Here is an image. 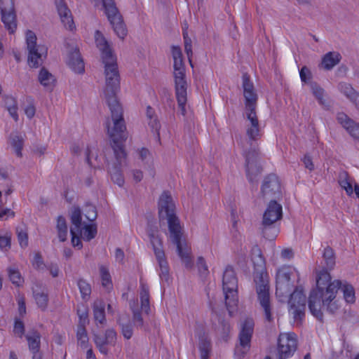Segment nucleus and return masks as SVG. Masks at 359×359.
Wrapping results in <instances>:
<instances>
[{
  "mask_svg": "<svg viewBox=\"0 0 359 359\" xmlns=\"http://www.w3.org/2000/svg\"><path fill=\"white\" fill-rule=\"evenodd\" d=\"M328 270L323 269L318 273L316 288L311 291L308 301L310 312L320 321L323 317L321 310L323 306L331 313H334L339 309L336 297L338 290L341 287V282L339 280L331 282V276Z\"/></svg>",
  "mask_w": 359,
  "mask_h": 359,
  "instance_id": "obj_1",
  "label": "nucleus"
},
{
  "mask_svg": "<svg viewBox=\"0 0 359 359\" xmlns=\"http://www.w3.org/2000/svg\"><path fill=\"white\" fill-rule=\"evenodd\" d=\"M160 220H167L169 240L176 246V251L187 269L192 266L190 248L183 238V229L180 221L175 214V205L168 191H163L158 201Z\"/></svg>",
  "mask_w": 359,
  "mask_h": 359,
  "instance_id": "obj_2",
  "label": "nucleus"
},
{
  "mask_svg": "<svg viewBox=\"0 0 359 359\" xmlns=\"http://www.w3.org/2000/svg\"><path fill=\"white\" fill-rule=\"evenodd\" d=\"M247 118L250 125L248 126L246 134L248 138L249 149L245 151V171L250 182L253 183L255 178L262 171L259 162L260 151L257 140L260 137L259 120L256 113L257 105L251 108L245 107Z\"/></svg>",
  "mask_w": 359,
  "mask_h": 359,
  "instance_id": "obj_3",
  "label": "nucleus"
},
{
  "mask_svg": "<svg viewBox=\"0 0 359 359\" xmlns=\"http://www.w3.org/2000/svg\"><path fill=\"white\" fill-rule=\"evenodd\" d=\"M290 276V270L287 267H283L278 270L276 273V294L279 297H286L290 295V298L288 302L290 311L292 313L295 321L302 322L305 316L306 297L303 290L299 287H297L291 293L293 284L291 282Z\"/></svg>",
  "mask_w": 359,
  "mask_h": 359,
  "instance_id": "obj_4",
  "label": "nucleus"
},
{
  "mask_svg": "<svg viewBox=\"0 0 359 359\" xmlns=\"http://www.w3.org/2000/svg\"><path fill=\"white\" fill-rule=\"evenodd\" d=\"M252 262L254 265V281L258 302L264 311V318L268 322H272L271 296L268 276L266 272L265 260L261 250L255 246L252 249Z\"/></svg>",
  "mask_w": 359,
  "mask_h": 359,
  "instance_id": "obj_5",
  "label": "nucleus"
},
{
  "mask_svg": "<svg viewBox=\"0 0 359 359\" xmlns=\"http://www.w3.org/2000/svg\"><path fill=\"white\" fill-rule=\"evenodd\" d=\"M104 64V74L106 86L104 97L111 112V116L123 115V109L116 97V93L120 86V76L116 57L103 60Z\"/></svg>",
  "mask_w": 359,
  "mask_h": 359,
  "instance_id": "obj_6",
  "label": "nucleus"
},
{
  "mask_svg": "<svg viewBox=\"0 0 359 359\" xmlns=\"http://www.w3.org/2000/svg\"><path fill=\"white\" fill-rule=\"evenodd\" d=\"M111 120L113 126L111 128L110 119L107 118L105 122V128L111 140V145L116 158L114 165L122 166L126 164L127 160V153L123 144L128 137L126 132V123L123 115L111 116Z\"/></svg>",
  "mask_w": 359,
  "mask_h": 359,
  "instance_id": "obj_7",
  "label": "nucleus"
},
{
  "mask_svg": "<svg viewBox=\"0 0 359 359\" xmlns=\"http://www.w3.org/2000/svg\"><path fill=\"white\" fill-rule=\"evenodd\" d=\"M297 348V340L294 333H281L278 339L277 346L270 351L265 359H287L292 357Z\"/></svg>",
  "mask_w": 359,
  "mask_h": 359,
  "instance_id": "obj_8",
  "label": "nucleus"
},
{
  "mask_svg": "<svg viewBox=\"0 0 359 359\" xmlns=\"http://www.w3.org/2000/svg\"><path fill=\"white\" fill-rule=\"evenodd\" d=\"M223 291L225 294V304L227 310L231 313L237 304L236 292L238 280L233 269L228 266L223 274L222 279Z\"/></svg>",
  "mask_w": 359,
  "mask_h": 359,
  "instance_id": "obj_9",
  "label": "nucleus"
},
{
  "mask_svg": "<svg viewBox=\"0 0 359 359\" xmlns=\"http://www.w3.org/2000/svg\"><path fill=\"white\" fill-rule=\"evenodd\" d=\"M26 42L29 51L28 65L32 68H38L43 64V56L46 57L47 50L44 47L36 45V36L30 30L27 32Z\"/></svg>",
  "mask_w": 359,
  "mask_h": 359,
  "instance_id": "obj_10",
  "label": "nucleus"
},
{
  "mask_svg": "<svg viewBox=\"0 0 359 359\" xmlns=\"http://www.w3.org/2000/svg\"><path fill=\"white\" fill-rule=\"evenodd\" d=\"M254 325V321L251 318L245 319L241 324L239 333V344L235 348V355L239 359L243 358L250 350Z\"/></svg>",
  "mask_w": 359,
  "mask_h": 359,
  "instance_id": "obj_11",
  "label": "nucleus"
},
{
  "mask_svg": "<svg viewBox=\"0 0 359 359\" xmlns=\"http://www.w3.org/2000/svg\"><path fill=\"white\" fill-rule=\"evenodd\" d=\"M261 196L264 200L277 201L282 197L280 183L274 174L266 176L261 187Z\"/></svg>",
  "mask_w": 359,
  "mask_h": 359,
  "instance_id": "obj_12",
  "label": "nucleus"
},
{
  "mask_svg": "<svg viewBox=\"0 0 359 359\" xmlns=\"http://www.w3.org/2000/svg\"><path fill=\"white\" fill-rule=\"evenodd\" d=\"M175 92L177 101L178 107L182 115L185 116L187 111L185 105L187 102V88L188 83L186 74H179L173 75Z\"/></svg>",
  "mask_w": 359,
  "mask_h": 359,
  "instance_id": "obj_13",
  "label": "nucleus"
},
{
  "mask_svg": "<svg viewBox=\"0 0 359 359\" xmlns=\"http://www.w3.org/2000/svg\"><path fill=\"white\" fill-rule=\"evenodd\" d=\"M0 11L5 28L10 34H13L17 28L13 0H0Z\"/></svg>",
  "mask_w": 359,
  "mask_h": 359,
  "instance_id": "obj_14",
  "label": "nucleus"
},
{
  "mask_svg": "<svg viewBox=\"0 0 359 359\" xmlns=\"http://www.w3.org/2000/svg\"><path fill=\"white\" fill-rule=\"evenodd\" d=\"M117 333L113 328H109L105 330L104 335L93 334V341L100 352L104 355H107L109 349L107 345L114 346L116 343Z\"/></svg>",
  "mask_w": 359,
  "mask_h": 359,
  "instance_id": "obj_15",
  "label": "nucleus"
},
{
  "mask_svg": "<svg viewBox=\"0 0 359 359\" xmlns=\"http://www.w3.org/2000/svg\"><path fill=\"white\" fill-rule=\"evenodd\" d=\"M243 89V97L245 98V107L251 108L257 105L258 95L255 89L253 83L250 81L248 73H244L242 76Z\"/></svg>",
  "mask_w": 359,
  "mask_h": 359,
  "instance_id": "obj_16",
  "label": "nucleus"
},
{
  "mask_svg": "<svg viewBox=\"0 0 359 359\" xmlns=\"http://www.w3.org/2000/svg\"><path fill=\"white\" fill-rule=\"evenodd\" d=\"M283 218V208L277 201H269L263 214L262 221L277 223Z\"/></svg>",
  "mask_w": 359,
  "mask_h": 359,
  "instance_id": "obj_17",
  "label": "nucleus"
},
{
  "mask_svg": "<svg viewBox=\"0 0 359 359\" xmlns=\"http://www.w3.org/2000/svg\"><path fill=\"white\" fill-rule=\"evenodd\" d=\"M55 2L58 14L64 26L69 30H73L75 26L71 11L67 4L64 0H55Z\"/></svg>",
  "mask_w": 359,
  "mask_h": 359,
  "instance_id": "obj_18",
  "label": "nucleus"
},
{
  "mask_svg": "<svg viewBox=\"0 0 359 359\" xmlns=\"http://www.w3.org/2000/svg\"><path fill=\"white\" fill-rule=\"evenodd\" d=\"M67 63L75 73L82 74L84 72V62L78 48H75L69 53Z\"/></svg>",
  "mask_w": 359,
  "mask_h": 359,
  "instance_id": "obj_19",
  "label": "nucleus"
},
{
  "mask_svg": "<svg viewBox=\"0 0 359 359\" xmlns=\"http://www.w3.org/2000/svg\"><path fill=\"white\" fill-rule=\"evenodd\" d=\"M95 39L96 46L101 52V57L102 61L115 57L112 53V50L109 46V43L107 42L103 34L99 30H97L95 32Z\"/></svg>",
  "mask_w": 359,
  "mask_h": 359,
  "instance_id": "obj_20",
  "label": "nucleus"
},
{
  "mask_svg": "<svg viewBox=\"0 0 359 359\" xmlns=\"http://www.w3.org/2000/svg\"><path fill=\"white\" fill-rule=\"evenodd\" d=\"M198 336L201 359H209L212 351L211 340L208 334L203 330H201L198 333Z\"/></svg>",
  "mask_w": 359,
  "mask_h": 359,
  "instance_id": "obj_21",
  "label": "nucleus"
},
{
  "mask_svg": "<svg viewBox=\"0 0 359 359\" xmlns=\"http://www.w3.org/2000/svg\"><path fill=\"white\" fill-rule=\"evenodd\" d=\"M41 337L40 332L36 329H32L25 334L27 341L28 348L32 353H41Z\"/></svg>",
  "mask_w": 359,
  "mask_h": 359,
  "instance_id": "obj_22",
  "label": "nucleus"
},
{
  "mask_svg": "<svg viewBox=\"0 0 359 359\" xmlns=\"http://www.w3.org/2000/svg\"><path fill=\"white\" fill-rule=\"evenodd\" d=\"M259 229L262 236L267 240H274L279 232V227L276 222L262 221Z\"/></svg>",
  "mask_w": 359,
  "mask_h": 359,
  "instance_id": "obj_23",
  "label": "nucleus"
},
{
  "mask_svg": "<svg viewBox=\"0 0 359 359\" xmlns=\"http://www.w3.org/2000/svg\"><path fill=\"white\" fill-rule=\"evenodd\" d=\"M33 297L36 301L38 306L42 310L45 311L47 308L48 303V293L44 288L36 284L35 287L32 288Z\"/></svg>",
  "mask_w": 359,
  "mask_h": 359,
  "instance_id": "obj_24",
  "label": "nucleus"
},
{
  "mask_svg": "<svg viewBox=\"0 0 359 359\" xmlns=\"http://www.w3.org/2000/svg\"><path fill=\"white\" fill-rule=\"evenodd\" d=\"M149 237L153 247L155 257L164 256L165 252L163 249V241L158 234V231L152 230L149 233Z\"/></svg>",
  "mask_w": 359,
  "mask_h": 359,
  "instance_id": "obj_25",
  "label": "nucleus"
},
{
  "mask_svg": "<svg viewBox=\"0 0 359 359\" xmlns=\"http://www.w3.org/2000/svg\"><path fill=\"white\" fill-rule=\"evenodd\" d=\"M341 59V56L338 52H329L323 56L321 65L324 69L330 70L339 63Z\"/></svg>",
  "mask_w": 359,
  "mask_h": 359,
  "instance_id": "obj_26",
  "label": "nucleus"
},
{
  "mask_svg": "<svg viewBox=\"0 0 359 359\" xmlns=\"http://www.w3.org/2000/svg\"><path fill=\"white\" fill-rule=\"evenodd\" d=\"M9 144L13 148L18 157H22V149L24 145V138L18 132H13L9 136Z\"/></svg>",
  "mask_w": 359,
  "mask_h": 359,
  "instance_id": "obj_27",
  "label": "nucleus"
},
{
  "mask_svg": "<svg viewBox=\"0 0 359 359\" xmlns=\"http://www.w3.org/2000/svg\"><path fill=\"white\" fill-rule=\"evenodd\" d=\"M39 83L45 88L52 90L54 86L55 79L45 67H42L38 76Z\"/></svg>",
  "mask_w": 359,
  "mask_h": 359,
  "instance_id": "obj_28",
  "label": "nucleus"
},
{
  "mask_svg": "<svg viewBox=\"0 0 359 359\" xmlns=\"http://www.w3.org/2000/svg\"><path fill=\"white\" fill-rule=\"evenodd\" d=\"M71 222L72 226L70 228V233L73 234L74 231H77L79 233H82V217L81 210L79 207H74L72 210L71 215Z\"/></svg>",
  "mask_w": 359,
  "mask_h": 359,
  "instance_id": "obj_29",
  "label": "nucleus"
},
{
  "mask_svg": "<svg viewBox=\"0 0 359 359\" xmlns=\"http://www.w3.org/2000/svg\"><path fill=\"white\" fill-rule=\"evenodd\" d=\"M140 287L141 309L148 314L150 311L149 287L145 283L141 282Z\"/></svg>",
  "mask_w": 359,
  "mask_h": 359,
  "instance_id": "obj_30",
  "label": "nucleus"
},
{
  "mask_svg": "<svg viewBox=\"0 0 359 359\" xmlns=\"http://www.w3.org/2000/svg\"><path fill=\"white\" fill-rule=\"evenodd\" d=\"M323 258L325 264L323 269H333L336 264V256L334 250L331 247L327 246L324 249Z\"/></svg>",
  "mask_w": 359,
  "mask_h": 359,
  "instance_id": "obj_31",
  "label": "nucleus"
},
{
  "mask_svg": "<svg viewBox=\"0 0 359 359\" xmlns=\"http://www.w3.org/2000/svg\"><path fill=\"white\" fill-rule=\"evenodd\" d=\"M105 304L102 301H97L93 305V316L95 321L99 322L100 324L104 325L106 323L107 320L104 311Z\"/></svg>",
  "mask_w": 359,
  "mask_h": 359,
  "instance_id": "obj_32",
  "label": "nucleus"
},
{
  "mask_svg": "<svg viewBox=\"0 0 359 359\" xmlns=\"http://www.w3.org/2000/svg\"><path fill=\"white\" fill-rule=\"evenodd\" d=\"M159 269H160V278L162 280L166 282L168 284L170 283L169 267L166 260L165 255L164 256L156 257Z\"/></svg>",
  "mask_w": 359,
  "mask_h": 359,
  "instance_id": "obj_33",
  "label": "nucleus"
},
{
  "mask_svg": "<svg viewBox=\"0 0 359 359\" xmlns=\"http://www.w3.org/2000/svg\"><path fill=\"white\" fill-rule=\"evenodd\" d=\"M338 182L341 187L344 189L348 196H351L353 192V187L350 181L348 173L345 170H341L339 173Z\"/></svg>",
  "mask_w": 359,
  "mask_h": 359,
  "instance_id": "obj_34",
  "label": "nucleus"
},
{
  "mask_svg": "<svg viewBox=\"0 0 359 359\" xmlns=\"http://www.w3.org/2000/svg\"><path fill=\"white\" fill-rule=\"evenodd\" d=\"M5 106L12 118L17 121L18 120V104L15 99L12 96H6L4 98Z\"/></svg>",
  "mask_w": 359,
  "mask_h": 359,
  "instance_id": "obj_35",
  "label": "nucleus"
},
{
  "mask_svg": "<svg viewBox=\"0 0 359 359\" xmlns=\"http://www.w3.org/2000/svg\"><path fill=\"white\" fill-rule=\"evenodd\" d=\"M99 269L102 280V285L104 287L109 291L111 289H112V281L109 269L104 265H100L99 266Z\"/></svg>",
  "mask_w": 359,
  "mask_h": 359,
  "instance_id": "obj_36",
  "label": "nucleus"
},
{
  "mask_svg": "<svg viewBox=\"0 0 359 359\" xmlns=\"http://www.w3.org/2000/svg\"><path fill=\"white\" fill-rule=\"evenodd\" d=\"M121 166L114 165L111 168H109V173L111 175V180L119 187H122L124 184V178L121 170Z\"/></svg>",
  "mask_w": 359,
  "mask_h": 359,
  "instance_id": "obj_37",
  "label": "nucleus"
},
{
  "mask_svg": "<svg viewBox=\"0 0 359 359\" xmlns=\"http://www.w3.org/2000/svg\"><path fill=\"white\" fill-rule=\"evenodd\" d=\"M58 237L61 242H64L67 240V225L66 223L65 218L62 216H58L57 219L56 226Z\"/></svg>",
  "mask_w": 359,
  "mask_h": 359,
  "instance_id": "obj_38",
  "label": "nucleus"
},
{
  "mask_svg": "<svg viewBox=\"0 0 359 359\" xmlns=\"http://www.w3.org/2000/svg\"><path fill=\"white\" fill-rule=\"evenodd\" d=\"M310 87L315 97L318 100L320 104L327 107L326 101L323 99L325 91L317 83L310 82Z\"/></svg>",
  "mask_w": 359,
  "mask_h": 359,
  "instance_id": "obj_39",
  "label": "nucleus"
},
{
  "mask_svg": "<svg viewBox=\"0 0 359 359\" xmlns=\"http://www.w3.org/2000/svg\"><path fill=\"white\" fill-rule=\"evenodd\" d=\"M76 337L79 344L82 348H86L88 338L83 324H79L77 328Z\"/></svg>",
  "mask_w": 359,
  "mask_h": 359,
  "instance_id": "obj_40",
  "label": "nucleus"
},
{
  "mask_svg": "<svg viewBox=\"0 0 359 359\" xmlns=\"http://www.w3.org/2000/svg\"><path fill=\"white\" fill-rule=\"evenodd\" d=\"M341 288L344 293V298L347 303H353L355 302V290L350 284H341Z\"/></svg>",
  "mask_w": 359,
  "mask_h": 359,
  "instance_id": "obj_41",
  "label": "nucleus"
},
{
  "mask_svg": "<svg viewBox=\"0 0 359 359\" xmlns=\"http://www.w3.org/2000/svg\"><path fill=\"white\" fill-rule=\"evenodd\" d=\"M77 285L81 292L82 299H85L86 297L90 296L91 293V287L86 280L83 278L79 279Z\"/></svg>",
  "mask_w": 359,
  "mask_h": 359,
  "instance_id": "obj_42",
  "label": "nucleus"
},
{
  "mask_svg": "<svg viewBox=\"0 0 359 359\" xmlns=\"http://www.w3.org/2000/svg\"><path fill=\"white\" fill-rule=\"evenodd\" d=\"M338 89L343 93L349 100L353 98L354 94L357 92L351 84L347 83H340L338 85Z\"/></svg>",
  "mask_w": 359,
  "mask_h": 359,
  "instance_id": "obj_43",
  "label": "nucleus"
},
{
  "mask_svg": "<svg viewBox=\"0 0 359 359\" xmlns=\"http://www.w3.org/2000/svg\"><path fill=\"white\" fill-rule=\"evenodd\" d=\"M16 233L18 242L22 248H26L28 245V234L27 231L22 226L16 228Z\"/></svg>",
  "mask_w": 359,
  "mask_h": 359,
  "instance_id": "obj_44",
  "label": "nucleus"
},
{
  "mask_svg": "<svg viewBox=\"0 0 359 359\" xmlns=\"http://www.w3.org/2000/svg\"><path fill=\"white\" fill-rule=\"evenodd\" d=\"M118 323L121 328V332L124 338L130 339L133 334V325L130 321L126 323H121L120 320H118Z\"/></svg>",
  "mask_w": 359,
  "mask_h": 359,
  "instance_id": "obj_45",
  "label": "nucleus"
},
{
  "mask_svg": "<svg viewBox=\"0 0 359 359\" xmlns=\"http://www.w3.org/2000/svg\"><path fill=\"white\" fill-rule=\"evenodd\" d=\"M83 229L84 239L87 241H90L95 237L97 234V226L95 224H85Z\"/></svg>",
  "mask_w": 359,
  "mask_h": 359,
  "instance_id": "obj_46",
  "label": "nucleus"
},
{
  "mask_svg": "<svg viewBox=\"0 0 359 359\" xmlns=\"http://www.w3.org/2000/svg\"><path fill=\"white\" fill-rule=\"evenodd\" d=\"M8 273L11 281L17 286L20 285L22 282L20 273L17 269L13 268H8Z\"/></svg>",
  "mask_w": 359,
  "mask_h": 359,
  "instance_id": "obj_47",
  "label": "nucleus"
},
{
  "mask_svg": "<svg viewBox=\"0 0 359 359\" xmlns=\"http://www.w3.org/2000/svg\"><path fill=\"white\" fill-rule=\"evenodd\" d=\"M84 215L86 218L90 222L95 220L97 217V212L95 206L91 204L86 205L84 208Z\"/></svg>",
  "mask_w": 359,
  "mask_h": 359,
  "instance_id": "obj_48",
  "label": "nucleus"
},
{
  "mask_svg": "<svg viewBox=\"0 0 359 359\" xmlns=\"http://www.w3.org/2000/svg\"><path fill=\"white\" fill-rule=\"evenodd\" d=\"M345 129L354 139L359 140V123L353 120V123L348 124Z\"/></svg>",
  "mask_w": 359,
  "mask_h": 359,
  "instance_id": "obj_49",
  "label": "nucleus"
},
{
  "mask_svg": "<svg viewBox=\"0 0 359 359\" xmlns=\"http://www.w3.org/2000/svg\"><path fill=\"white\" fill-rule=\"evenodd\" d=\"M13 332L20 338L25 335V325L22 320L19 319L15 320Z\"/></svg>",
  "mask_w": 359,
  "mask_h": 359,
  "instance_id": "obj_50",
  "label": "nucleus"
},
{
  "mask_svg": "<svg viewBox=\"0 0 359 359\" xmlns=\"http://www.w3.org/2000/svg\"><path fill=\"white\" fill-rule=\"evenodd\" d=\"M178 72L179 74H186L183 58L174 60L172 74H177Z\"/></svg>",
  "mask_w": 359,
  "mask_h": 359,
  "instance_id": "obj_51",
  "label": "nucleus"
},
{
  "mask_svg": "<svg viewBox=\"0 0 359 359\" xmlns=\"http://www.w3.org/2000/svg\"><path fill=\"white\" fill-rule=\"evenodd\" d=\"M132 311H133V320L134 324L137 327H142V326L144 325V320L142 317L140 311L137 309H133V308H132Z\"/></svg>",
  "mask_w": 359,
  "mask_h": 359,
  "instance_id": "obj_52",
  "label": "nucleus"
},
{
  "mask_svg": "<svg viewBox=\"0 0 359 359\" xmlns=\"http://www.w3.org/2000/svg\"><path fill=\"white\" fill-rule=\"evenodd\" d=\"M299 76H300L302 81L304 83H309V81L311 80V79L312 77L311 71L306 66H304L301 69V70L299 72Z\"/></svg>",
  "mask_w": 359,
  "mask_h": 359,
  "instance_id": "obj_53",
  "label": "nucleus"
},
{
  "mask_svg": "<svg viewBox=\"0 0 359 359\" xmlns=\"http://www.w3.org/2000/svg\"><path fill=\"white\" fill-rule=\"evenodd\" d=\"M338 122L345 128L348 124L353 123V119L350 118L346 114L341 112L337 116Z\"/></svg>",
  "mask_w": 359,
  "mask_h": 359,
  "instance_id": "obj_54",
  "label": "nucleus"
},
{
  "mask_svg": "<svg viewBox=\"0 0 359 359\" xmlns=\"http://www.w3.org/2000/svg\"><path fill=\"white\" fill-rule=\"evenodd\" d=\"M197 266L198 268L199 273L202 276H206L208 273V266L203 257H199L198 258Z\"/></svg>",
  "mask_w": 359,
  "mask_h": 359,
  "instance_id": "obj_55",
  "label": "nucleus"
},
{
  "mask_svg": "<svg viewBox=\"0 0 359 359\" xmlns=\"http://www.w3.org/2000/svg\"><path fill=\"white\" fill-rule=\"evenodd\" d=\"M148 124L151 128V130L156 133L157 137H159V130L161 128V125L157 118L154 117L149 118Z\"/></svg>",
  "mask_w": 359,
  "mask_h": 359,
  "instance_id": "obj_56",
  "label": "nucleus"
},
{
  "mask_svg": "<svg viewBox=\"0 0 359 359\" xmlns=\"http://www.w3.org/2000/svg\"><path fill=\"white\" fill-rule=\"evenodd\" d=\"M219 323L222 327L221 334L222 337L225 339V340H226V338L227 337V335L231 330L230 325L228 322L225 321L224 320H219Z\"/></svg>",
  "mask_w": 359,
  "mask_h": 359,
  "instance_id": "obj_57",
  "label": "nucleus"
},
{
  "mask_svg": "<svg viewBox=\"0 0 359 359\" xmlns=\"http://www.w3.org/2000/svg\"><path fill=\"white\" fill-rule=\"evenodd\" d=\"M81 233H79L77 231H74L73 234H71L72 236V243L74 247H78L79 249H81L82 248V243L79 238V235H81Z\"/></svg>",
  "mask_w": 359,
  "mask_h": 359,
  "instance_id": "obj_58",
  "label": "nucleus"
},
{
  "mask_svg": "<svg viewBox=\"0 0 359 359\" xmlns=\"http://www.w3.org/2000/svg\"><path fill=\"white\" fill-rule=\"evenodd\" d=\"M33 266L37 269H43L44 264L42 257L39 252L35 254L33 261Z\"/></svg>",
  "mask_w": 359,
  "mask_h": 359,
  "instance_id": "obj_59",
  "label": "nucleus"
},
{
  "mask_svg": "<svg viewBox=\"0 0 359 359\" xmlns=\"http://www.w3.org/2000/svg\"><path fill=\"white\" fill-rule=\"evenodd\" d=\"M11 246V238L7 236L0 237V248L1 249H6Z\"/></svg>",
  "mask_w": 359,
  "mask_h": 359,
  "instance_id": "obj_60",
  "label": "nucleus"
},
{
  "mask_svg": "<svg viewBox=\"0 0 359 359\" xmlns=\"http://www.w3.org/2000/svg\"><path fill=\"white\" fill-rule=\"evenodd\" d=\"M36 109L32 104H29L25 109V113L29 118H32L35 115Z\"/></svg>",
  "mask_w": 359,
  "mask_h": 359,
  "instance_id": "obj_61",
  "label": "nucleus"
},
{
  "mask_svg": "<svg viewBox=\"0 0 359 359\" xmlns=\"http://www.w3.org/2000/svg\"><path fill=\"white\" fill-rule=\"evenodd\" d=\"M18 304L19 313L21 316H22L26 313V306L24 298H20L18 300Z\"/></svg>",
  "mask_w": 359,
  "mask_h": 359,
  "instance_id": "obj_62",
  "label": "nucleus"
},
{
  "mask_svg": "<svg viewBox=\"0 0 359 359\" xmlns=\"http://www.w3.org/2000/svg\"><path fill=\"white\" fill-rule=\"evenodd\" d=\"M172 55L173 60L182 58V53L179 46H172Z\"/></svg>",
  "mask_w": 359,
  "mask_h": 359,
  "instance_id": "obj_63",
  "label": "nucleus"
},
{
  "mask_svg": "<svg viewBox=\"0 0 359 359\" xmlns=\"http://www.w3.org/2000/svg\"><path fill=\"white\" fill-rule=\"evenodd\" d=\"M304 164L305 167L309 170H313L314 169V165L312 161L311 158L309 155H305L303 159Z\"/></svg>",
  "mask_w": 359,
  "mask_h": 359,
  "instance_id": "obj_64",
  "label": "nucleus"
}]
</instances>
